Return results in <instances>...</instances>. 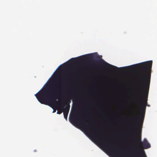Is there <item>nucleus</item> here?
Instances as JSON below:
<instances>
[{"label":"nucleus","mask_w":157,"mask_h":157,"mask_svg":"<svg viewBox=\"0 0 157 157\" xmlns=\"http://www.w3.org/2000/svg\"><path fill=\"white\" fill-rule=\"evenodd\" d=\"M140 89L137 96V101L140 108V114L136 117L137 122L135 124L136 128V141L138 146L134 149V151L137 157H146L144 149L151 147L147 140L144 139L143 142L141 141V133L145 115V110L147 101L150 83H140Z\"/></svg>","instance_id":"obj_1"},{"label":"nucleus","mask_w":157,"mask_h":157,"mask_svg":"<svg viewBox=\"0 0 157 157\" xmlns=\"http://www.w3.org/2000/svg\"><path fill=\"white\" fill-rule=\"evenodd\" d=\"M65 78L59 80V81L53 82L52 80L46 86L43 90H40L35 94L36 98L41 103L45 105L51 104L55 106H59L61 109L58 110L57 113L60 114L63 111V109L59 105H55L56 99L60 98L61 93L65 88Z\"/></svg>","instance_id":"obj_2"},{"label":"nucleus","mask_w":157,"mask_h":157,"mask_svg":"<svg viewBox=\"0 0 157 157\" xmlns=\"http://www.w3.org/2000/svg\"><path fill=\"white\" fill-rule=\"evenodd\" d=\"M78 117V114L76 112H74L71 117L70 118V121L75 125H81L82 127L87 134L90 135L109 152L113 153L115 157H119L117 154L113 152V151L118 152L117 147L116 145L113 144L112 142L108 140L102 134L98 133L99 132L94 124L87 122L86 121H79Z\"/></svg>","instance_id":"obj_3"},{"label":"nucleus","mask_w":157,"mask_h":157,"mask_svg":"<svg viewBox=\"0 0 157 157\" xmlns=\"http://www.w3.org/2000/svg\"><path fill=\"white\" fill-rule=\"evenodd\" d=\"M67 101V99H64L59 102L56 101L55 103H54L55 105H60L63 109V112L64 118L66 120H67L68 115L70 107V105L68 106H66L65 107H64V104L66 103Z\"/></svg>","instance_id":"obj_4"},{"label":"nucleus","mask_w":157,"mask_h":157,"mask_svg":"<svg viewBox=\"0 0 157 157\" xmlns=\"http://www.w3.org/2000/svg\"><path fill=\"white\" fill-rule=\"evenodd\" d=\"M93 61L95 63L94 66L96 67L97 66V65H101L105 67H109L111 69L114 71L117 70L119 69L116 66L108 63L102 59L97 60H94Z\"/></svg>","instance_id":"obj_5"},{"label":"nucleus","mask_w":157,"mask_h":157,"mask_svg":"<svg viewBox=\"0 0 157 157\" xmlns=\"http://www.w3.org/2000/svg\"><path fill=\"white\" fill-rule=\"evenodd\" d=\"M94 57H96L97 58H99V55L96 56V54L94 53L90 54L85 55L82 56L75 58H72L70 60L71 63H74L75 62L78 61H82L88 59H92Z\"/></svg>","instance_id":"obj_6"},{"label":"nucleus","mask_w":157,"mask_h":157,"mask_svg":"<svg viewBox=\"0 0 157 157\" xmlns=\"http://www.w3.org/2000/svg\"><path fill=\"white\" fill-rule=\"evenodd\" d=\"M135 130H133L132 131V133L134 135L135 134Z\"/></svg>","instance_id":"obj_7"},{"label":"nucleus","mask_w":157,"mask_h":157,"mask_svg":"<svg viewBox=\"0 0 157 157\" xmlns=\"http://www.w3.org/2000/svg\"><path fill=\"white\" fill-rule=\"evenodd\" d=\"M79 100L82 102H83V100L82 99H79Z\"/></svg>","instance_id":"obj_8"},{"label":"nucleus","mask_w":157,"mask_h":157,"mask_svg":"<svg viewBox=\"0 0 157 157\" xmlns=\"http://www.w3.org/2000/svg\"><path fill=\"white\" fill-rule=\"evenodd\" d=\"M89 119V117H87V118H86V120H88Z\"/></svg>","instance_id":"obj_9"}]
</instances>
